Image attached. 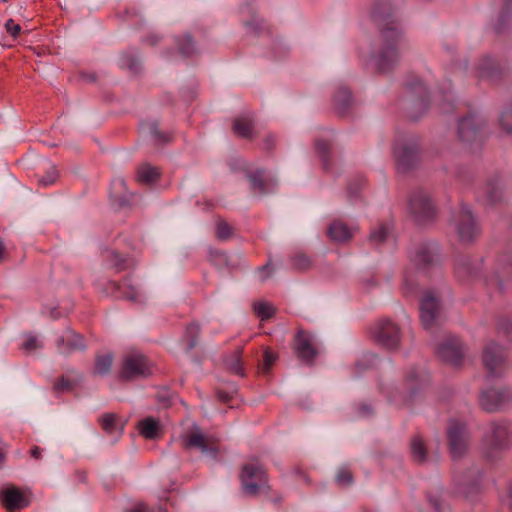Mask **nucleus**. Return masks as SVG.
<instances>
[{"label": "nucleus", "instance_id": "nucleus-1", "mask_svg": "<svg viewBox=\"0 0 512 512\" xmlns=\"http://www.w3.org/2000/svg\"><path fill=\"white\" fill-rule=\"evenodd\" d=\"M392 13L390 0H379L375 3L372 17L379 30V43L374 60L380 71L390 70L398 63L399 51L405 43L402 32L392 20Z\"/></svg>", "mask_w": 512, "mask_h": 512}, {"label": "nucleus", "instance_id": "nucleus-2", "mask_svg": "<svg viewBox=\"0 0 512 512\" xmlns=\"http://www.w3.org/2000/svg\"><path fill=\"white\" fill-rule=\"evenodd\" d=\"M512 445V425L507 422H492L483 436L482 452L488 459H494L499 452Z\"/></svg>", "mask_w": 512, "mask_h": 512}, {"label": "nucleus", "instance_id": "nucleus-3", "mask_svg": "<svg viewBox=\"0 0 512 512\" xmlns=\"http://www.w3.org/2000/svg\"><path fill=\"white\" fill-rule=\"evenodd\" d=\"M239 478L242 490L248 496H256L262 488H269L266 470L258 461L245 463Z\"/></svg>", "mask_w": 512, "mask_h": 512}, {"label": "nucleus", "instance_id": "nucleus-4", "mask_svg": "<svg viewBox=\"0 0 512 512\" xmlns=\"http://www.w3.org/2000/svg\"><path fill=\"white\" fill-rule=\"evenodd\" d=\"M448 446L453 460L462 458L469 450L471 435L465 422L451 419L446 429Z\"/></svg>", "mask_w": 512, "mask_h": 512}, {"label": "nucleus", "instance_id": "nucleus-5", "mask_svg": "<svg viewBox=\"0 0 512 512\" xmlns=\"http://www.w3.org/2000/svg\"><path fill=\"white\" fill-rule=\"evenodd\" d=\"M151 373V363L140 351L131 350L123 356L119 372L121 380L130 381L148 377Z\"/></svg>", "mask_w": 512, "mask_h": 512}, {"label": "nucleus", "instance_id": "nucleus-6", "mask_svg": "<svg viewBox=\"0 0 512 512\" xmlns=\"http://www.w3.org/2000/svg\"><path fill=\"white\" fill-rule=\"evenodd\" d=\"M182 446L186 450L199 449L203 454L216 456L218 454L217 441L214 437L206 435L195 423L191 428L180 434Z\"/></svg>", "mask_w": 512, "mask_h": 512}, {"label": "nucleus", "instance_id": "nucleus-7", "mask_svg": "<svg viewBox=\"0 0 512 512\" xmlns=\"http://www.w3.org/2000/svg\"><path fill=\"white\" fill-rule=\"evenodd\" d=\"M507 354L505 349L491 340L485 344L482 350V364L488 377L501 376L506 367Z\"/></svg>", "mask_w": 512, "mask_h": 512}, {"label": "nucleus", "instance_id": "nucleus-8", "mask_svg": "<svg viewBox=\"0 0 512 512\" xmlns=\"http://www.w3.org/2000/svg\"><path fill=\"white\" fill-rule=\"evenodd\" d=\"M442 315V305L434 291H427L420 301V319L426 330H432L439 325Z\"/></svg>", "mask_w": 512, "mask_h": 512}, {"label": "nucleus", "instance_id": "nucleus-9", "mask_svg": "<svg viewBox=\"0 0 512 512\" xmlns=\"http://www.w3.org/2000/svg\"><path fill=\"white\" fill-rule=\"evenodd\" d=\"M454 226L462 243H471L480 234L476 220L467 205H462L459 212L454 216Z\"/></svg>", "mask_w": 512, "mask_h": 512}, {"label": "nucleus", "instance_id": "nucleus-10", "mask_svg": "<svg viewBox=\"0 0 512 512\" xmlns=\"http://www.w3.org/2000/svg\"><path fill=\"white\" fill-rule=\"evenodd\" d=\"M479 402L487 412L499 411L512 403V390L504 386L487 388L481 392Z\"/></svg>", "mask_w": 512, "mask_h": 512}, {"label": "nucleus", "instance_id": "nucleus-11", "mask_svg": "<svg viewBox=\"0 0 512 512\" xmlns=\"http://www.w3.org/2000/svg\"><path fill=\"white\" fill-rule=\"evenodd\" d=\"M435 351L443 362L458 367L462 363L465 347L458 337L446 335L445 338L436 345Z\"/></svg>", "mask_w": 512, "mask_h": 512}, {"label": "nucleus", "instance_id": "nucleus-12", "mask_svg": "<svg viewBox=\"0 0 512 512\" xmlns=\"http://www.w3.org/2000/svg\"><path fill=\"white\" fill-rule=\"evenodd\" d=\"M409 209L415 221L424 224L435 216V207L429 194L423 190L414 192L409 199Z\"/></svg>", "mask_w": 512, "mask_h": 512}, {"label": "nucleus", "instance_id": "nucleus-13", "mask_svg": "<svg viewBox=\"0 0 512 512\" xmlns=\"http://www.w3.org/2000/svg\"><path fill=\"white\" fill-rule=\"evenodd\" d=\"M410 114L409 117L417 120L429 106V96L426 86L421 81L409 84Z\"/></svg>", "mask_w": 512, "mask_h": 512}, {"label": "nucleus", "instance_id": "nucleus-14", "mask_svg": "<svg viewBox=\"0 0 512 512\" xmlns=\"http://www.w3.org/2000/svg\"><path fill=\"white\" fill-rule=\"evenodd\" d=\"M419 146L416 142L397 145L394 148V156L397 162V169L406 172L413 168L418 161Z\"/></svg>", "mask_w": 512, "mask_h": 512}, {"label": "nucleus", "instance_id": "nucleus-15", "mask_svg": "<svg viewBox=\"0 0 512 512\" xmlns=\"http://www.w3.org/2000/svg\"><path fill=\"white\" fill-rule=\"evenodd\" d=\"M485 122L476 114H469L458 124V135L462 142L471 143L480 137V130Z\"/></svg>", "mask_w": 512, "mask_h": 512}, {"label": "nucleus", "instance_id": "nucleus-16", "mask_svg": "<svg viewBox=\"0 0 512 512\" xmlns=\"http://www.w3.org/2000/svg\"><path fill=\"white\" fill-rule=\"evenodd\" d=\"M293 350L296 357L306 363L312 364L317 355L310 336L303 330H299L295 336Z\"/></svg>", "mask_w": 512, "mask_h": 512}, {"label": "nucleus", "instance_id": "nucleus-17", "mask_svg": "<svg viewBox=\"0 0 512 512\" xmlns=\"http://www.w3.org/2000/svg\"><path fill=\"white\" fill-rule=\"evenodd\" d=\"M375 337L386 348L394 349L400 341L399 328L389 320H382L377 326Z\"/></svg>", "mask_w": 512, "mask_h": 512}, {"label": "nucleus", "instance_id": "nucleus-18", "mask_svg": "<svg viewBox=\"0 0 512 512\" xmlns=\"http://www.w3.org/2000/svg\"><path fill=\"white\" fill-rule=\"evenodd\" d=\"M0 499L3 506L9 511L21 510L29 505V499L15 486L2 489Z\"/></svg>", "mask_w": 512, "mask_h": 512}, {"label": "nucleus", "instance_id": "nucleus-19", "mask_svg": "<svg viewBox=\"0 0 512 512\" xmlns=\"http://www.w3.org/2000/svg\"><path fill=\"white\" fill-rule=\"evenodd\" d=\"M57 347L61 354L67 355L74 351L84 350L85 344L81 335L67 329L57 340Z\"/></svg>", "mask_w": 512, "mask_h": 512}, {"label": "nucleus", "instance_id": "nucleus-20", "mask_svg": "<svg viewBox=\"0 0 512 512\" xmlns=\"http://www.w3.org/2000/svg\"><path fill=\"white\" fill-rule=\"evenodd\" d=\"M98 423L105 433L119 437L124 432L127 420H123L116 413L108 412L98 418Z\"/></svg>", "mask_w": 512, "mask_h": 512}, {"label": "nucleus", "instance_id": "nucleus-21", "mask_svg": "<svg viewBox=\"0 0 512 512\" xmlns=\"http://www.w3.org/2000/svg\"><path fill=\"white\" fill-rule=\"evenodd\" d=\"M481 265V259L472 260L469 257L461 256L456 262V273L461 278L475 277L478 275Z\"/></svg>", "mask_w": 512, "mask_h": 512}, {"label": "nucleus", "instance_id": "nucleus-22", "mask_svg": "<svg viewBox=\"0 0 512 512\" xmlns=\"http://www.w3.org/2000/svg\"><path fill=\"white\" fill-rule=\"evenodd\" d=\"M437 261L436 251L426 245L420 246L413 257L416 267L423 270L433 267L437 264Z\"/></svg>", "mask_w": 512, "mask_h": 512}, {"label": "nucleus", "instance_id": "nucleus-23", "mask_svg": "<svg viewBox=\"0 0 512 512\" xmlns=\"http://www.w3.org/2000/svg\"><path fill=\"white\" fill-rule=\"evenodd\" d=\"M138 431L145 439H157L161 435L160 420L154 417H146L138 423Z\"/></svg>", "mask_w": 512, "mask_h": 512}, {"label": "nucleus", "instance_id": "nucleus-24", "mask_svg": "<svg viewBox=\"0 0 512 512\" xmlns=\"http://www.w3.org/2000/svg\"><path fill=\"white\" fill-rule=\"evenodd\" d=\"M129 191L126 187V182L123 178H115L112 181L111 199L120 207H125L129 204Z\"/></svg>", "mask_w": 512, "mask_h": 512}, {"label": "nucleus", "instance_id": "nucleus-25", "mask_svg": "<svg viewBox=\"0 0 512 512\" xmlns=\"http://www.w3.org/2000/svg\"><path fill=\"white\" fill-rule=\"evenodd\" d=\"M234 133L243 138H253L254 130V117L253 115L239 116L234 120L233 127Z\"/></svg>", "mask_w": 512, "mask_h": 512}, {"label": "nucleus", "instance_id": "nucleus-26", "mask_svg": "<svg viewBox=\"0 0 512 512\" xmlns=\"http://www.w3.org/2000/svg\"><path fill=\"white\" fill-rule=\"evenodd\" d=\"M328 236L335 242L349 241L352 236V230L342 221H334L328 228Z\"/></svg>", "mask_w": 512, "mask_h": 512}, {"label": "nucleus", "instance_id": "nucleus-27", "mask_svg": "<svg viewBox=\"0 0 512 512\" xmlns=\"http://www.w3.org/2000/svg\"><path fill=\"white\" fill-rule=\"evenodd\" d=\"M242 351V348H237L229 355L225 356L223 359L225 368L230 373L238 375L240 377L245 376V371L241 362Z\"/></svg>", "mask_w": 512, "mask_h": 512}, {"label": "nucleus", "instance_id": "nucleus-28", "mask_svg": "<svg viewBox=\"0 0 512 512\" xmlns=\"http://www.w3.org/2000/svg\"><path fill=\"white\" fill-rule=\"evenodd\" d=\"M143 131L151 134L155 142L158 144H165L172 140V135L169 133H163L159 130V124L156 120H144L140 124Z\"/></svg>", "mask_w": 512, "mask_h": 512}, {"label": "nucleus", "instance_id": "nucleus-29", "mask_svg": "<svg viewBox=\"0 0 512 512\" xmlns=\"http://www.w3.org/2000/svg\"><path fill=\"white\" fill-rule=\"evenodd\" d=\"M352 103L350 91L345 87H340L334 95V107L337 113L345 115L352 106Z\"/></svg>", "mask_w": 512, "mask_h": 512}, {"label": "nucleus", "instance_id": "nucleus-30", "mask_svg": "<svg viewBox=\"0 0 512 512\" xmlns=\"http://www.w3.org/2000/svg\"><path fill=\"white\" fill-rule=\"evenodd\" d=\"M160 178V171L157 167L148 163L141 164L136 171V180L142 184H151Z\"/></svg>", "mask_w": 512, "mask_h": 512}, {"label": "nucleus", "instance_id": "nucleus-31", "mask_svg": "<svg viewBox=\"0 0 512 512\" xmlns=\"http://www.w3.org/2000/svg\"><path fill=\"white\" fill-rule=\"evenodd\" d=\"M410 450L412 458L415 462L423 464L428 459L427 449L423 439L419 435H415L411 439Z\"/></svg>", "mask_w": 512, "mask_h": 512}, {"label": "nucleus", "instance_id": "nucleus-32", "mask_svg": "<svg viewBox=\"0 0 512 512\" xmlns=\"http://www.w3.org/2000/svg\"><path fill=\"white\" fill-rule=\"evenodd\" d=\"M201 326L198 322H191L186 326L184 338L187 341V350L190 351L198 345Z\"/></svg>", "mask_w": 512, "mask_h": 512}, {"label": "nucleus", "instance_id": "nucleus-33", "mask_svg": "<svg viewBox=\"0 0 512 512\" xmlns=\"http://www.w3.org/2000/svg\"><path fill=\"white\" fill-rule=\"evenodd\" d=\"M253 310L257 317L262 321L272 318L276 313V308L267 301H258L253 304Z\"/></svg>", "mask_w": 512, "mask_h": 512}, {"label": "nucleus", "instance_id": "nucleus-34", "mask_svg": "<svg viewBox=\"0 0 512 512\" xmlns=\"http://www.w3.org/2000/svg\"><path fill=\"white\" fill-rule=\"evenodd\" d=\"M264 170L259 169L253 173H249L247 178L251 183L252 189L257 191L260 195H263L267 192L266 182L263 178Z\"/></svg>", "mask_w": 512, "mask_h": 512}, {"label": "nucleus", "instance_id": "nucleus-35", "mask_svg": "<svg viewBox=\"0 0 512 512\" xmlns=\"http://www.w3.org/2000/svg\"><path fill=\"white\" fill-rule=\"evenodd\" d=\"M113 362L111 354L98 355L96 357L94 372L97 375H106L110 372Z\"/></svg>", "mask_w": 512, "mask_h": 512}, {"label": "nucleus", "instance_id": "nucleus-36", "mask_svg": "<svg viewBox=\"0 0 512 512\" xmlns=\"http://www.w3.org/2000/svg\"><path fill=\"white\" fill-rule=\"evenodd\" d=\"M290 262L294 270L301 272L309 270L312 266L310 258L303 253H298L292 256L290 258Z\"/></svg>", "mask_w": 512, "mask_h": 512}, {"label": "nucleus", "instance_id": "nucleus-37", "mask_svg": "<svg viewBox=\"0 0 512 512\" xmlns=\"http://www.w3.org/2000/svg\"><path fill=\"white\" fill-rule=\"evenodd\" d=\"M277 359L278 354L273 352L269 347H265L263 350V362L259 365L260 370L263 373H269Z\"/></svg>", "mask_w": 512, "mask_h": 512}, {"label": "nucleus", "instance_id": "nucleus-38", "mask_svg": "<svg viewBox=\"0 0 512 512\" xmlns=\"http://www.w3.org/2000/svg\"><path fill=\"white\" fill-rule=\"evenodd\" d=\"M233 235V228L222 218L216 220V237L219 240H227Z\"/></svg>", "mask_w": 512, "mask_h": 512}, {"label": "nucleus", "instance_id": "nucleus-39", "mask_svg": "<svg viewBox=\"0 0 512 512\" xmlns=\"http://www.w3.org/2000/svg\"><path fill=\"white\" fill-rule=\"evenodd\" d=\"M178 48L186 56L192 55L196 51L195 43L190 34H185L178 40Z\"/></svg>", "mask_w": 512, "mask_h": 512}, {"label": "nucleus", "instance_id": "nucleus-40", "mask_svg": "<svg viewBox=\"0 0 512 512\" xmlns=\"http://www.w3.org/2000/svg\"><path fill=\"white\" fill-rule=\"evenodd\" d=\"M316 149L319 157L321 158L323 168L328 170L329 168V155H330V144L324 140H318L316 142Z\"/></svg>", "mask_w": 512, "mask_h": 512}, {"label": "nucleus", "instance_id": "nucleus-41", "mask_svg": "<svg viewBox=\"0 0 512 512\" xmlns=\"http://www.w3.org/2000/svg\"><path fill=\"white\" fill-rule=\"evenodd\" d=\"M80 380V376L76 380H70L62 376L58 381L54 383L53 389L56 392H68L73 390Z\"/></svg>", "mask_w": 512, "mask_h": 512}, {"label": "nucleus", "instance_id": "nucleus-42", "mask_svg": "<svg viewBox=\"0 0 512 512\" xmlns=\"http://www.w3.org/2000/svg\"><path fill=\"white\" fill-rule=\"evenodd\" d=\"M388 233V228L384 225H381L378 227V229L370 233L369 241L374 244H380L386 240Z\"/></svg>", "mask_w": 512, "mask_h": 512}, {"label": "nucleus", "instance_id": "nucleus-43", "mask_svg": "<svg viewBox=\"0 0 512 512\" xmlns=\"http://www.w3.org/2000/svg\"><path fill=\"white\" fill-rule=\"evenodd\" d=\"M510 18H512V0H504V6L499 19V27L496 28V31L500 32L502 30L503 23L508 21Z\"/></svg>", "mask_w": 512, "mask_h": 512}, {"label": "nucleus", "instance_id": "nucleus-44", "mask_svg": "<svg viewBox=\"0 0 512 512\" xmlns=\"http://www.w3.org/2000/svg\"><path fill=\"white\" fill-rule=\"evenodd\" d=\"M336 481L341 486H350L353 484V475L346 468H341L336 474Z\"/></svg>", "mask_w": 512, "mask_h": 512}, {"label": "nucleus", "instance_id": "nucleus-45", "mask_svg": "<svg viewBox=\"0 0 512 512\" xmlns=\"http://www.w3.org/2000/svg\"><path fill=\"white\" fill-rule=\"evenodd\" d=\"M58 177V172L55 167L51 166L45 175H39L38 181L41 185L47 186L53 184Z\"/></svg>", "mask_w": 512, "mask_h": 512}, {"label": "nucleus", "instance_id": "nucleus-46", "mask_svg": "<svg viewBox=\"0 0 512 512\" xmlns=\"http://www.w3.org/2000/svg\"><path fill=\"white\" fill-rule=\"evenodd\" d=\"M237 393V387L234 384H231L228 391H224L221 389L216 390L217 399L223 403L229 402L234 395Z\"/></svg>", "mask_w": 512, "mask_h": 512}, {"label": "nucleus", "instance_id": "nucleus-47", "mask_svg": "<svg viewBox=\"0 0 512 512\" xmlns=\"http://www.w3.org/2000/svg\"><path fill=\"white\" fill-rule=\"evenodd\" d=\"M21 348L25 352H31L37 348H42V344L38 343L36 336L29 334L25 336V340L22 343Z\"/></svg>", "mask_w": 512, "mask_h": 512}, {"label": "nucleus", "instance_id": "nucleus-48", "mask_svg": "<svg viewBox=\"0 0 512 512\" xmlns=\"http://www.w3.org/2000/svg\"><path fill=\"white\" fill-rule=\"evenodd\" d=\"M123 298L130 300L132 302H140L141 301V294L137 287L134 285L128 283L127 289L123 293Z\"/></svg>", "mask_w": 512, "mask_h": 512}, {"label": "nucleus", "instance_id": "nucleus-49", "mask_svg": "<svg viewBox=\"0 0 512 512\" xmlns=\"http://www.w3.org/2000/svg\"><path fill=\"white\" fill-rule=\"evenodd\" d=\"M123 65L133 73H137L140 69V62L133 55H125L123 57Z\"/></svg>", "mask_w": 512, "mask_h": 512}, {"label": "nucleus", "instance_id": "nucleus-50", "mask_svg": "<svg viewBox=\"0 0 512 512\" xmlns=\"http://www.w3.org/2000/svg\"><path fill=\"white\" fill-rule=\"evenodd\" d=\"M500 124L507 133H512V108L501 115Z\"/></svg>", "mask_w": 512, "mask_h": 512}, {"label": "nucleus", "instance_id": "nucleus-51", "mask_svg": "<svg viewBox=\"0 0 512 512\" xmlns=\"http://www.w3.org/2000/svg\"><path fill=\"white\" fill-rule=\"evenodd\" d=\"M497 332L508 336L512 333V322L506 318L500 319L497 323Z\"/></svg>", "mask_w": 512, "mask_h": 512}, {"label": "nucleus", "instance_id": "nucleus-52", "mask_svg": "<svg viewBox=\"0 0 512 512\" xmlns=\"http://www.w3.org/2000/svg\"><path fill=\"white\" fill-rule=\"evenodd\" d=\"M363 184H364V179L359 178L356 180L355 185H353L351 183L348 185V196L351 201H353L355 198H357L358 193H359L361 187L363 186Z\"/></svg>", "mask_w": 512, "mask_h": 512}, {"label": "nucleus", "instance_id": "nucleus-53", "mask_svg": "<svg viewBox=\"0 0 512 512\" xmlns=\"http://www.w3.org/2000/svg\"><path fill=\"white\" fill-rule=\"evenodd\" d=\"M5 29L13 38H16L21 32V26L16 24L13 19L6 21Z\"/></svg>", "mask_w": 512, "mask_h": 512}, {"label": "nucleus", "instance_id": "nucleus-54", "mask_svg": "<svg viewBox=\"0 0 512 512\" xmlns=\"http://www.w3.org/2000/svg\"><path fill=\"white\" fill-rule=\"evenodd\" d=\"M109 257L111 258V260L113 261L114 266L118 270H122L123 269L124 260L121 258V256L117 252H115V251L109 252Z\"/></svg>", "mask_w": 512, "mask_h": 512}, {"label": "nucleus", "instance_id": "nucleus-55", "mask_svg": "<svg viewBox=\"0 0 512 512\" xmlns=\"http://www.w3.org/2000/svg\"><path fill=\"white\" fill-rule=\"evenodd\" d=\"M264 146L267 151L273 150L275 146V138L272 135H268L264 139Z\"/></svg>", "mask_w": 512, "mask_h": 512}, {"label": "nucleus", "instance_id": "nucleus-56", "mask_svg": "<svg viewBox=\"0 0 512 512\" xmlns=\"http://www.w3.org/2000/svg\"><path fill=\"white\" fill-rule=\"evenodd\" d=\"M488 198L491 203H496L500 200V191L491 189L488 191Z\"/></svg>", "mask_w": 512, "mask_h": 512}, {"label": "nucleus", "instance_id": "nucleus-57", "mask_svg": "<svg viewBox=\"0 0 512 512\" xmlns=\"http://www.w3.org/2000/svg\"><path fill=\"white\" fill-rule=\"evenodd\" d=\"M159 402L163 403L165 407H168L171 405V398L168 396L167 392L165 394H159L158 395Z\"/></svg>", "mask_w": 512, "mask_h": 512}, {"label": "nucleus", "instance_id": "nucleus-58", "mask_svg": "<svg viewBox=\"0 0 512 512\" xmlns=\"http://www.w3.org/2000/svg\"><path fill=\"white\" fill-rule=\"evenodd\" d=\"M504 503L512 511V488L508 490V492L504 498Z\"/></svg>", "mask_w": 512, "mask_h": 512}, {"label": "nucleus", "instance_id": "nucleus-59", "mask_svg": "<svg viewBox=\"0 0 512 512\" xmlns=\"http://www.w3.org/2000/svg\"><path fill=\"white\" fill-rule=\"evenodd\" d=\"M42 455V450L38 446H34L31 449V456L35 459H40Z\"/></svg>", "mask_w": 512, "mask_h": 512}, {"label": "nucleus", "instance_id": "nucleus-60", "mask_svg": "<svg viewBox=\"0 0 512 512\" xmlns=\"http://www.w3.org/2000/svg\"><path fill=\"white\" fill-rule=\"evenodd\" d=\"M360 412L363 414V415H369L371 414L372 412V409L370 406L366 405V404H363L360 406Z\"/></svg>", "mask_w": 512, "mask_h": 512}, {"label": "nucleus", "instance_id": "nucleus-61", "mask_svg": "<svg viewBox=\"0 0 512 512\" xmlns=\"http://www.w3.org/2000/svg\"><path fill=\"white\" fill-rule=\"evenodd\" d=\"M430 502L436 511H440V501L438 499H430Z\"/></svg>", "mask_w": 512, "mask_h": 512}, {"label": "nucleus", "instance_id": "nucleus-62", "mask_svg": "<svg viewBox=\"0 0 512 512\" xmlns=\"http://www.w3.org/2000/svg\"><path fill=\"white\" fill-rule=\"evenodd\" d=\"M151 512H168V511H167V508H166V507H164V506H162V505H159V506H157V507L153 508V509L151 510Z\"/></svg>", "mask_w": 512, "mask_h": 512}, {"label": "nucleus", "instance_id": "nucleus-63", "mask_svg": "<svg viewBox=\"0 0 512 512\" xmlns=\"http://www.w3.org/2000/svg\"><path fill=\"white\" fill-rule=\"evenodd\" d=\"M4 253H5V245H4L3 241L0 239V260H2L4 258Z\"/></svg>", "mask_w": 512, "mask_h": 512}, {"label": "nucleus", "instance_id": "nucleus-64", "mask_svg": "<svg viewBox=\"0 0 512 512\" xmlns=\"http://www.w3.org/2000/svg\"><path fill=\"white\" fill-rule=\"evenodd\" d=\"M476 478L473 481L472 484L476 485L478 483V480L481 478V472L479 470H475Z\"/></svg>", "mask_w": 512, "mask_h": 512}]
</instances>
